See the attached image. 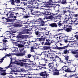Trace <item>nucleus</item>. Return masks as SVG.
<instances>
[{
  "mask_svg": "<svg viewBox=\"0 0 78 78\" xmlns=\"http://www.w3.org/2000/svg\"><path fill=\"white\" fill-rule=\"evenodd\" d=\"M28 74H22L21 75V77H24L25 76H26V75H28Z\"/></svg>",
  "mask_w": 78,
  "mask_h": 78,
  "instance_id": "3c124183",
  "label": "nucleus"
},
{
  "mask_svg": "<svg viewBox=\"0 0 78 78\" xmlns=\"http://www.w3.org/2000/svg\"><path fill=\"white\" fill-rule=\"evenodd\" d=\"M51 54L50 53H49L48 54H45V57H46L47 59H51Z\"/></svg>",
  "mask_w": 78,
  "mask_h": 78,
  "instance_id": "4be33fe9",
  "label": "nucleus"
},
{
  "mask_svg": "<svg viewBox=\"0 0 78 78\" xmlns=\"http://www.w3.org/2000/svg\"><path fill=\"white\" fill-rule=\"evenodd\" d=\"M14 44L15 46H18V44H19L17 42H14Z\"/></svg>",
  "mask_w": 78,
  "mask_h": 78,
  "instance_id": "052dcab7",
  "label": "nucleus"
},
{
  "mask_svg": "<svg viewBox=\"0 0 78 78\" xmlns=\"http://www.w3.org/2000/svg\"><path fill=\"white\" fill-rule=\"evenodd\" d=\"M23 19H27L29 17V15L27 14L26 13L25 14H23Z\"/></svg>",
  "mask_w": 78,
  "mask_h": 78,
  "instance_id": "393cba45",
  "label": "nucleus"
},
{
  "mask_svg": "<svg viewBox=\"0 0 78 78\" xmlns=\"http://www.w3.org/2000/svg\"><path fill=\"white\" fill-rule=\"evenodd\" d=\"M35 31L34 33L35 34H36V35H37L38 34H39V33H40V32H39V31H37V29H36L34 30Z\"/></svg>",
  "mask_w": 78,
  "mask_h": 78,
  "instance_id": "7c9ffc66",
  "label": "nucleus"
},
{
  "mask_svg": "<svg viewBox=\"0 0 78 78\" xmlns=\"http://www.w3.org/2000/svg\"><path fill=\"white\" fill-rule=\"evenodd\" d=\"M2 41L3 42L4 44H5V43H6V42H7V40L5 39H3Z\"/></svg>",
  "mask_w": 78,
  "mask_h": 78,
  "instance_id": "4d7b16f0",
  "label": "nucleus"
},
{
  "mask_svg": "<svg viewBox=\"0 0 78 78\" xmlns=\"http://www.w3.org/2000/svg\"><path fill=\"white\" fill-rule=\"evenodd\" d=\"M61 15H58L57 16H55V17L56 18H58V19H60V18H61Z\"/></svg>",
  "mask_w": 78,
  "mask_h": 78,
  "instance_id": "a18cd8bd",
  "label": "nucleus"
},
{
  "mask_svg": "<svg viewBox=\"0 0 78 78\" xmlns=\"http://www.w3.org/2000/svg\"><path fill=\"white\" fill-rule=\"evenodd\" d=\"M51 59H52V61H56V57H51Z\"/></svg>",
  "mask_w": 78,
  "mask_h": 78,
  "instance_id": "09e8293b",
  "label": "nucleus"
},
{
  "mask_svg": "<svg viewBox=\"0 0 78 78\" xmlns=\"http://www.w3.org/2000/svg\"><path fill=\"white\" fill-rule=\"evenodd\" d=\"M55 14H54L53 13H51V15L50 16L46 18V19H52L53 17L54 16H55Z\"/></svg>",
  "mask_w": 78,
  "mask_h": 78,
  "instance_id": "b1692460",
  "label": "nucleus"
},
{
  "mask_svg": "<svg viewBox=\"0 0 78 78\" xmlns=\"http://www.w3.org/2000/svg\"><path fill=\"white\" fill-rule=\"evenodd\" d=\"M20 44L23 45H25V46H27L29 45L28 42H26L25 41H21L20 42Z\"/></svg>",
  "mask_w": 78,
  "mask_h": 78,
  "instance_id": "a211bd4d",
  "label": "nucleus"
},
{
  "mask_svg": "<svg viewBox=\"0 0 78 78\" xmlns=\"http://www.w3.org/2000/svg\"><path fill=\"white\" fill-rule=\"evenodd\" d=\"M11 63V65L12 66H13L12 67H11L10 68L11 69L12 71L10 72V73H7V74H12V73H13V72H20L19 70H18L16 68L15 66L13 65V64L12 65V63Z\"/></svg>",
  "mask_w": 78,
  "mask_h": 78,
  "instance_id": "0eeeda50",
  "label": "nucleus"
},
{
  "mask_svg": "<svg viewBox=\"0 0 78 78\" xmlns=\"http://www.w3.org/2000/svg\"><path fill=\"white\" fill-rule=\"evenodd\" d=\"M39 48V44H37L36 45L35 47V48L36 49H37V48Z\"/></svg>",
  "mask_w": 78,
  "mask_h": 78,
  "instance_id": "5fc2aeb1",
  "label": "nucleus"
},
{
  "mask_svg": "<svg viewBox=\"0 0 78 78\" xmlns=\"http://www.w3.org/2000/svg\"><path fill=\"white\" fill-rule=\"evenodd\" d=\"M34 4H35L36 6H39V1H38V2H37L36 1H34Z\"/></svg>",
  "mask_w": 78,
  "mask_h": 78,
  "instance_id": "e433bc0d",
  "label": "nucleus"
},
{
  "mask_svg": "<svg viewBox=\"0 0 78 78\" xmlns=\"http://www.w3.org/2000/svg\"><path fill=\"white\" fill-rule=\"evenodd\" d=\"M70 9V8L69 7H63V12L64 14H66V13H67V12H70L69 11V9Z\"/></svg>",
  "mask_w": 78,
  "mask_h": 78,
  "instance_id": "f8f14e48",
  "label": "nucleus"
},
{
  "mask_svg": "<svg viewBox=\"0 0 78 78\" xmlns=\"http://www.w3.org/2000/svg\"><path fill=\"white\" fill-rule=\"evenodd\" d=\"M44 72H41L40 73V76H43L44 78H47L48 76V74L47 73L46 71H44Z\"/></svg>",
  "mask_w": 78,
  "mask_h": 78,
  "instance_id": "ddd939ff",
  "label": "nucleus"
},
{
  "mask_svg": "<svg viewBox=\"0 0 78 78\" xmlns=\"http://www.w3.org/2000/svg\"><path fill=\"white\" fill-rule=\"evenodd\" d=\"M33 8L32 6H31L30 5H29L27 6V9H32Z\"/></svg>",
  "mask_w": 78,
  "mask_h": 78,
  "instance_id": "c9c22d12",
  "label": "nucleus"
},
{
  "mask_svg": "<svg viewBox=\"0 0 78 78\" xmlns=\"http://www.w3.org/2000/svg\"><path fill=\"white\" fill-rule=\"evenodd\" d=\"M68 68V67L66 66H64L62 68V69L63 70L65 71V72L66 70L67 69V68Z\"/></svg>",
  "mask_w": 78,
  "mask_h": 78,
  "instance_id": "72a5a7b5",
  "label": "nucleus"
},
{
  "mask_svg": "<svg viewBox=\"0 0 78 78\" xmlns=\"http://www.w3.org/2000/svg\"><path fill=\"white\" fill-rule=\"evenodd\" d=\"M20 25V23L19 22L15 23L13 25V26H14L15 27H19Z\"/></svg>",
  "mask_w": 78,
  "mask_h": 78,
  "instance_id": "bb28decb",
  "label": "nucleus"
},
{
  "mask_svg": "<svg viewBox=\"0 0 78 78\" xmlns=\"http://www.w3.org/2000/svg\"><path fill=\"white\" fill-rule=\"evenodd\" d=\"M19 61L20 62H17L16 64L17 65H19L21 67H23L25 66V65L26 64V63L24 62H33V61L32 60H30L29 58H23L22 60H20Z\"/></svg>",
  "mask_w": 78,
  "mask_h": 78,
  "instance_id": "20e7f679",
  "label": "nucleus"
},
{
  "mask_svg": "<svg viewBox=\"0 0 78 78\" xmlns=\"http://www.w3.org/2000/svg\"><path fill=\"white\" fill-rule=\"evenodd\" d=\"M11 31L12 33H16L17 32V31L16 29H13V30H12Z\"/></svg>",
  "mask_w": 78,
  "mask_h": 78,
  "instance_id": "a19ab883",
  "label": "nucleus"
},
{
  "mask_svg": "<svg viewBox=\"0 0 78 78\" xmlns=\"http://www.w3.org/2000/svg\"><path fill=\"white\" fill-rule=\"evenodd\" d=\"M16 41L18 42H20V39L19 38H18L16 40Z\"/></svg>",
  "mask_w": 78,
  "mask_h": 78,
  "instance_id": "774afa93",
  "label": "nucleus"
},
{
  "mask_svg": "<svg viewBox=\"0 0 78 78\" xmlns=\"http://www.w3.org/2000/svg\"><path fill=\"white\" fill-rule=\"evenodd\" d=\"M49 31H48L47 30L46 31L45 33V35H46V36H48L49 34Z\"/></svg>",
  "mask_w": 78,
  "mask_h": 78,
  "instance_id": "603ef678",
  "label": "nucleus"
},
{
  "mask_svg": "<svg viewBox=\"0 0 78 78\" xmlns=\"http://www.w3.org/2000/svg\"><path fill=\"white\" fill-rule=\"evenodd\" d=\"M24 1H25V0H20V2H22L20 3L22 5H23L24 6H25V5H26V4H25L23 2Z\"/></svg>",
  "mask_w": 78,
  "mask_h": 78,
  "instance_id": "f704fd0d",
  "label": "nucleus"
},
{
  "mask_svg": "<svg viewBox=\"0 0 78 78\" xmlns=\"http://www.w3.org/2000/svg\"><path fill=\"white\" fill-rule=\"evenodd\" d=\"M43 50H49L50 48V47L45 46H43Z\"/></svg>",
  "mask_w": 78,
  "mask_h": 78,
  "instance_id": "a878e982",
  "label": "nucleus"
},
{
  "mask_svg": "<svg viewBox=\"0 0 78 78\" xmlns=\"http://www.w3.org/2000/svg\"><path fill=\"white\" fill-rule=\"evenodd\" d=\"M36 36H37V37H41V32L39 33Z\"/></svg>",
  "mask_w": 78,
  "mask_h": 78,
  "instance_id": "13d9d810",
  "label": "nucleus"
},
{
  "mask_svg": "<svg viewBox=\"0 0 78 78\" xmlns=\"http://www.w3.org/2000/svg\"><path fill=\"white\" fill-rule=\"evenodd\" d=\"M46 3V2H41V5H44V4H45Z\"/></svg>",
  "mask_w": 78,
  "mask_h": 78,
  "instance_id": "0e129e2a",
  "label": "nucleus"
},
{
  "mask_svg": "<svg viewBox=\"0 0 78 78\" xmlns=\"http://www.w3.org/2000/svg\"><path fill=\"white\" fill-rule=\"evenodd\" d=\"M67 22H68V20H66V21H65V22H66V27H68L69 28H72V25H73L72 23H67Z\"/></svg>",
  "mask_w": 78,
  "mask_h": 78,
  "instance_id": "f3484780",
  "label": "nucleus"
},
{
  "mask_svg": "<svg viewBox=\"0 0 78 78\" xmlns=\"http://www.w3.org/2000/svg\"><path fill=\"white\" fill-rule=\"evenodd\" d=\"M13 9H14V10H12V11H17V7L13 8Z\"/></svg>",
  "mask_w": 78,
  "mask_h": 78,
  "instance_id": "338daca9",
  "label": "nucleus"
},
{
  "mask_svg": "<svg viewBox=\"0 0 78 78\" xmlns=\"http://www.w3.org/2000/svg\"><path fill=\"white\" fill-rule=\"evenodd\" d=\"M15 3L17 4H19L20 3V0H15Z\"/></svg>",
  "mask_w": 78,
  "mask_h": 78,
  "instance_id": "ea45409f",
  "label": "nucleus"
},
{
  "mask_svg": "<svg viewBox=\"0 0 78 78\" xmlns=\"http://www.w3.org/2000/svg\"><path fill=\"white\" fill-rule=\"evenodd\" d=\"M13 20H16V18L18 17L17 16H13Z\"/></svg>",
  "mask_w": 78,
  "mask_h": 78,
  "instance_id": "69168bd1",
  "label": "nucleus"
},
{
  "mask_svg": "<svg viewBox=\"0 0 78 78\" xmlns=\"http://www.w3.org/2000/svg\"><path fill=\"white\" fill-rule=\"evenodd\" d=\"M45 22H47V21H45L42 20L41 22H39V23L40 24V26L41 27H42L45 25Z\"/></svg>",
  "mask_w": 78,
  "mask_h": 78,
  "instance_id": "5701e85b",
  "label": "nucleus"
},
{
  "mask_svg": "<svg viewBox=\"0 0 78 78\" xmlns=\"http://www.w3.org/2000/svg\"><path fill=\"white\" fill-rule=\"evenodd\" d=\"M69 50H67V49L64 50H63V53L64 54H68L69 53Z\"/></svg>",
  "mask_w": 78,
  "mask_h": 78,
  "instance_id": "cd10ccee",
  "label": "nucleus"
},
{
  "mask_svg": "<svg viewBox=\"0 0 78 78\" xmlns=\"http://www.w3.org/2000/svg\"><path fill=\"white\" fill-rule=\"evenodd\" d=\"M63 27L61 29H60L59 28L58 30H57V32H59V31H62V30H63Z\"/></svg>",
  "mask_w": 78,
  "mask_h": 78,
  "instance_id": "de8ad7c7",
  "label": "nucleus"
},
{
  "mask_svg": "<svg viewBox=\"0 0 78 78\" xmlns=\"http://www.w3.org/2000/svg\"><path fill=\"white\" fill-rule=\"evenodd\" d=\"M44 61L45 63H47V61H48V60L46 59L45 57H44Z\"/></svg>",
  "mask_w": 78,
  "mask_h": 78,
  "instance_id": "bf43d9fd",
  "label": "nucleus"
},
{
  "mask_svg": "<svg viewBox=\"0 0 78 78\" xmlns=\"http://www.w3.org/2000/svg\"><path fill=\"white\" fill-rule=\"evenodd\" d=\"M12 66H13L11 65V63H10L9 66L7 67L2 68L0 67V72H3V73H2V75H6V72H5V71L6 70V69H9V68H11V67H12Z\"/></svg>",
  "mask_w": 78,
  "mask_h": 78,
  "instance_id": "423d86ee",
  "label": "nucleus"
},
{
  "mask_svg": "<svg viewBox=\"0 0 78 78\" xmlns=\"http://www.w3.org/2000/svg\"><path fill=\"white\" fill-rule=\"evenodd\" d=\"M12 55V54H11V53H10L9 54H6V55H5V57H10V56H11Z\"/></svg>",
  "mask_w": 78,
  "mask_h": 78,
  "instance_id": "2f4dec72",
  "label": "nucleus"
},
{
  "mask_svg": "<svg viewBox=\"0 0 78 78\" xmlns=\"http://www.w3.org/2000/svg\"><path fill=\"white\" fill-rule=\"evenodd\" d=\"M43 20L41 18H39L38 19V20L37 21L38 22H41V21Z\"/></svg>",
  "mask_w": 78,
  "mask_h": 78,
  "instance_id": "6e6d98bb",
  "label": "nucleus"
},
{
  "mask_svg": "<svg viewBox=\"0 0 78 78\" xmlns=\"http://www.w3.org/2000/svg\"><path fill=\"white\" fill-rule=\"evenodd\" d=\"M47 10H48V9H45V15H46V16H50L51 15V12L48 11Z\"/></svg>",
  "mask_w": 78,
  "mask_h": 78,
  "instance_id": "6ab92c4d",
  "label": "nucleus"
},
{
  "mask_svg": "<svg viewBox=\"0 0 78 78\" xmlns=\"http://www.w3.org/2000/svg\"><path fill=\"white\" fill-rule=\"evenodd\" d=\"M45 6L46 7V8H50V4H47Z\"/></svg>",
  "mask_w": 78,
  "mask_h": 78,
  "instance_id": "680f3d73",
  "label": "nucleus"
},
{
  "mask_svg": "<svg viewBox=\"0 0 78 78\" xmlns=\"http://www.w3.org/2000/svg\"><path fill=\"white\" fill-rule=\"evenodd\" d=\"M14 16H16L18 17H19L20 16L19 15V14L18 13H16L13 12H11L9 16V18H13V17Z\"/></svg>",
  "mask_w": 78,
  "mask_h": 78,
  "instance_id": "9b49d317",
  "label": "nucleus"
},
{
  "mask_svg": "<svg viewBox=\"0 0 78 78\" xmlns=\"http://www.w3.org/2000/svg\"><path fill=\"white\" fill-rule=\"evenodd\" d=\"M10 2L12 5H15V3H16L15 0H11Z\"/></svg>",
  "mask_w": 78,
  "mask_h": 78,
  "instance_id": "c756f323",
  "label": "nucleus"
},
{
  "mask_svg": "<svg viewBox=\"0 0 78 78\" xmlns=\"http://www.w3.org/2000/svg\"><path fill=\"white\" fill-rule=\"evenodd\" d=\"M50 8H54L55 7V5L54 4H50Z\"/></svg>",
  "mask_w": 78,
  "mask_h": 78,
  "instance_id": "864d4df0",
  "label": "nucleus"
},
{
  "mask_svg": "<svg viewBox=\"0 0 78 78\" xmlns=\"http://www.w3.org/2000/svg\"><path fill=\"white\" fill-rule=\"evenodd\" d=\"M53 75H59V71L61 70V69L59 70L57 69V68L56 67H54V68L53 69Z\"/></svg>",
  "mask_w": 78,
  "mask_h": 78,
  "instance_id": "9d476101",
  "label": "nucleus"
},
{
  "mask_svg": "<svg viewBox=\"0 0 78 78\" xmlns=\"http://www.w3.org/2000/svg\"><path fill=\"white\" fill-rule=\"evenodd\" d=\"M69 0H62L61 2V0H59L57 1H54V3H61L63 5H66V4L69 3Z\"/></svg>",
  "mask_w": 78,
  "mask_h": 78,
  "instance_id": "6e6552de",
  "label": "nucleus"
},
{
  "mask_svg": "<svg viewBox=\"0 0 78 78\" xmlns=\"http://www.w3.org/2000/svg\"><path fill=\"white\" fill-rule=\"evenodd\" d=\"M73 54H76L75 55H74V56L76 58H78V49H77L76 50L73 51L72 52Z\"/></svg>",
  "mask_w": 78,
  "mask_h": 78,
  "instance_id": "2eb2a0df",
  "label": "nucleus"
},
{
  "mask_svg": "<svg viewBox=\"0 0 78 78\" xmlns=\"http://www.w3.org/2000/svg\"><path fill=\"white\" fill-rule=\"evenodd\" d=\"M18 47L19 48V53L16 54V56H23L25 55V53L26 51L24 50V45H22L21 44H18Z\"/></svg>",
  "mask_w": 78,
  "mask_h": 78,
  "instance_id": "f03ea898",
  "label": "nucleus"
},
{
  "mask_svg": "<svg viewBox=\"0 0 78 78\" xmlns=\"http://www.w3.org/2000/svg\"><path fill=\"white\" fill-rule=\"evenodd\" d=\"M53 0H49L48 2L47 3L49 4H52V3H53Z\"/></svg>",
  "mask_w": 78,
  "mask_h": 78,
  "instance_id": "c03bdc74",
  "label": "nucleus"
},
{
  "mask_svg": "<svg viewBox=\"0 0 78 78\" xmlns=\"http://www.w3.org/2000/svg\"><path fill=\"white\" fill-rule=\"evenodd\" d=\"M45 10L44 12H41L39 16H44V15H45Z\"/></svg>",
  "mask_w": 78,
  "mask_h": 78,
  "instance_id": "473e14b6",
  "label": "nucleus"
},
{
  "mask_svg": "<svg viewBox=\"0 0 78 78\" xmlns=\"http://www.w3.org/2000/svg\"><path fill=\"white\" fill-rule=\"evenodd\" d=\"M36 40L35 41H39L40 42L42 41L41 43V45H50L51 43H53V41L51 40H50L49 39H46V42L44 43V41L45 40V38L44 37V36H41V38H35Z\"/></svg>",
  "mask_w": 78,
  "mask_h": 78,
  "instance_id": "f257e3e1",
  "label": "nucleus"
},
{
  "mask_svg": "<svg viewBox=\"0 0 78 78\" xmlns=\"http://www.w3.org/2000/svg\"><path fill=\"white\" fill-rule=\"evenodd\" d=\"M72 28L71 27H66L65 29V31L67 33H70L71 32L72 30Z\"/></svg>",
  "mask_w": 78,
  "mask_h": 78,
  "instance_id": "aec40b11",
  "label": "nucleus"
},
{
  "mask_svg": "<svg viewBox=\"0 0 78 78\" xmlns=\"http://www.w3.org/2000/svg\"><path fill=\"white\" fill-rule=\"evenodd\" d=\"M64 22L63 21V23H62V21H60L58 22V26L59 27H60L61 26L63 27L64 25Z\"/></svg>",
  "mask_w": 78,
  "mask_h": 78,
  "instance_id": "412c9836",
  "label": "nucleus"
},
{
  "mask_svg": "<svg viewBox=\"0 0 78 78\" xmlns=\"http://www.w3.org/2000/svg\"><path fill=\"white\" fill-rule=\"evenodd\" d=\"M28 58H30L31 57V55L30 54H28L27 55Z\"/></svg>",
  "mask_w": 78,
  "mask_h": 78,
  "instance_id": "e2e57ef3",
  "label": "nucleus"
},
{
  "mask_svg": "<svg viewBox=\"0 0 78 78\" xmlns=\"http://www.w3.org/2000/svg\"><path fill=\"white\" fill-rule=\"evenodd\" d=\"M20 70L21 72H26L27 71L25 70L23 68H21L20 69Z\"/></svg>",
  "mask_w": 78,
  "mask_h": 78,
  "instance_id": "58836bf2",
  "label": "nucleus"
},
{
  "mask_svg": "<svg viewBox=\"0 0 78 78\" xmlns=\"http://www.w3.org/2000/svg\"><path fill=\"white\" fill-rule=\"evenodd\" d=\"M49 26L50 27H51V28H57L58 27L57 24L55 23H51L49 25Z\"/></svg>",
  "mask_w": 78,
  "mask_h": 78,
  "instance_id": "4468645a",
  "label": "nucleus"
},
{
  "mask_svg": "<svg viewBox=\"0 0 78 78\" xmlns=\"http://www.w3.org/2000/svg\"><path fill=\"white\" fill-rule=\"evenodd\" d=\"M31 52H34V50L35 49V48L34 46H31L30 47Z\"/></svg>",
  "mask_w": 78,
  "mask_h": 78,
  "instance_id": "c85d7f7f",
  "label": "nucleus"
},
{
  "mask_svg": "<svg viewBox=\"0 0 78 78\" xmlns=\"http://www.w3.org/2000/svg\"><path fill=\"white\" fill-rule=\"evenodd\" d=\"M74 69L73 71H71L70 70V68H69L68 67L65 70V72H67V73H72V72H75V70H76V68H74Z\"/></svg>",
  "mask_w": 78,
  "mask_h": 78,
  "instance_id": "dca6fc26",
  "label": "nucleus"
},
{
  "mask_svg": "<svg viewBox=\"0 0 78 78\" xmlns=\"http://www.w3.org/2000/svg\"><path fill=\"white\" fill-rule=\"evenodd\" d=\"M31 30L26 29V27H22L21 29V32H20V33L18 34L17 37V38H20V39H23V37L22 34H29L31 31Z\"/></svg>",
  "mask_w": 78,
  "mask_h": 78,
  "instance_id": "7ed1b4c3",
  "label": "nucleus"
},
{
  "mask_svg": "<svg viewBox=\"0 0 78 78\" xmlns=\"http://www.w3.org/2000/svg\"><path fill=\"white\" fill-rule=\"evenodd\" d=\"M64 57L65 58V60H66V61H68V59H69V56H67L66 55H65V56H64Z\"/></svg>",
  "mask_w": 78,
  "mask_h": 78,
  "instance_id": "79ce46f5",
  "label": "nucleus"
},
{
  "mask_svg": "<svg viewBox=\"0 0 78 78\" xmlns=\"http://www.w3.org/2000/svg\"><path fill=\"white\" fill-rule=\"evenodd\" d=\"M74 42L73 41H69V43L67 44V45L66 46H65L63 47H58V46H56L55 48V50H60V51H62V49L65 50V49H66V48H67L69 47H73V44L72 43H71L70 42Z\"/></svg>",
  "mask_w": 78,
  "mask_h": 78,
  "instance_id": "39448f33",
  "label": "nucleus"
},
{
  "mask_svg": "<svg viewBox=\"0 0 78 78\" xmlns=\"http://www.w3.org/2000/svg\"><path fill=\"white\" fill-rule=\"evenodd\" d=\"M35 66H37L36 67H39V68H41L40 69V70H44V69H47V67H45L46 66H47V64H40L39 66H38V65H37L35 63Z\"/></svg>",
  "mask_w": 78,
  "mask_h": 78,
  "instance_id": "1a4fd4ad",
  "label": "nucleus"
},
{
  "mask_svg": "<svg viewBox=\"0 0 78 78\" xmlns=\"http://www.w3.org/2000/svg\"><path fill=\"white\" fill-rule=\"evenodd\" d=\"M52 69H53V66H51V65H50L49 66V70L50 71H51V70Z\"/></svg>",
  "mask_w": 78,
  "mask_h": 78,
  "instance_id": "8fccbe9b",
  "label": "nucleus"
},
{
  "mask_svg": "<svg viewBox=\"0 0 78 78\" xmlns=\"http://www.w3.org/2000/svg\"><path fill=\"white\" fill-rule=\"evenodd\" d=\"M8 28H9V29L10 30H12L13 29H14V27H12V26H11V25L10 26H8L7 27Z\"/></svg>",
  "mask_w": 78,
  "mask_h": 78,
  "instance_id": "49530a36",
  "label": "nucleus"
},
{
  "mask_svg": "<svg viewBox=\"0 0 78 78\" xmlns=\"http://www.w3.org/2000/svg\"><path fill=\"white\" fill-rule=\"evenodd\" d=\"M77 76V74H76V73H75L71 75V76H73V77H74V78L76 77L78 78V76Z\"/></svg>",
  "mask_w": 78,
  "mask_h": 78,
  "instance_id": "37998d69",
  "label": "nucleus"
},
{
  "mask_svg": "<svg viewBox=\"0 0 78 78\" xmlns=\"http://www.w3.org/2000/svg\"><path fill=\"white\" fill-rule=\"evenodd\" d=\"M34 1H28V4H30V5H33V4H34Z\"/></svg>",
  "mask_w": 78,
  "mask_h": 78,
  "instance_id": "4c0bfd02",
  "label": "nucleus"
}]
</instances>
